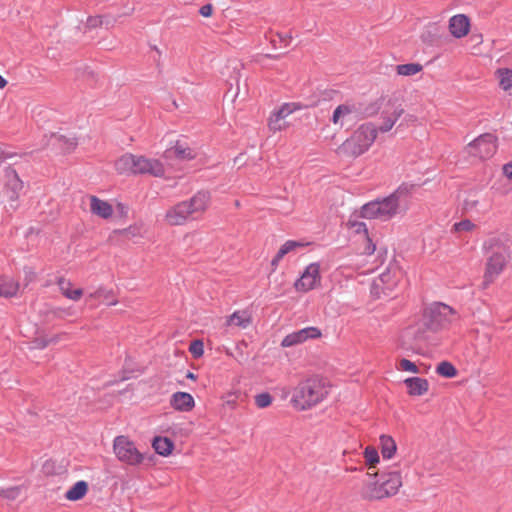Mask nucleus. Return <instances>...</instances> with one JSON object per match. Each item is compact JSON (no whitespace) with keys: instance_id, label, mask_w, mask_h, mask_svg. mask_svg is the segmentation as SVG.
Segmentation results:
<instances>
[{"instance_id":"obj_1","label":"nucleus","mask_w":512,"mask_h":512,"mask_svg":"<svg viewBox=\"0 0 512 512\" xmlns=\"http://www.w3.org/2000/svg\"><path fill=\"white\" fill-rule=\"evenodd\" d=\"M459 319L458 313L449 305L435 302L423 312L421 319L407 329V334L417 342H424L441 331L449 329Z\"/></svg>"},{"instance_id":"obj_2","label":"nucleus","mask_w":512,"mask_h":512,"mask_svg":"<svg viewBox=\"0 0 512 512\" xmlns=\"http://www.w3.org/2000/svg\"><path fill=\"white\" fill-rule=\"evenodd\" d=\"M414 185L402 184L389 196L368 202L361 207V216L366 219L388 221L408 209V198Z\"/></svg>"},{"instance_id":"obj_3","label":"nucleus","mask_w":512,"mask_h":512,"mask_svg":"<svg viewBox=\"0 0 512 512\" xmlns=\"http://www.w3.org/2000/svg\"><path fill=\"white\" fill-rule=\"evenodd\" d=\"M211 196L207 191H199L189 200H185L170 207L165 214V221L172 226L184 225L187 221L195 219L197 215L206 211Z\"/></svg>"},{"instance_id":"obj_4","label":"nucleus","mask_w":512,"mask_h":512,"mask_svg":"<svg viewBox=\"0 0 512 512\" xmlns=\"http://www.w3.org/2000/svg\"><path fill=\"white\" fill-rule=\"evenodd\" d=\"M329 393L325 380L311 377L301 381L294 389L292 402L300 410L309 409L322 402Z\"/></svg>"},{"instance_id":"obj_5","label":"nucleus","mask_w":512,"mask_h":512,"mask_svg":"<svg viewBox=\"0 0 512 512\" xmlns=\"http://www.w3.org/2000/svg\"><path fill=\"white\" fill-rule=\"evenodd\" d=\"M116 170L121 174H149L155 177L164 175V167L159 160L144 156L125 154L115 162Z\"/></svg>"},{"instance_id":"obj_6","label":"nucleus","mask_w":512,"mask_h":512,"mask_svg":"<svg viewBox=\"0 0 512 512\" xmlns=\"http://www.w3.org/2000/svg\"><path fill=\"white\" fill-rule=\"evenodd\" d=\"M377 137V127L367 122L360 125L343 144L342 149L352 157H358L365 153Z\"/></svg>"},{"instance_id":"obj_7","label":"nucleus","mask_w":512,"mask_h":512,"mask_svg":"<svg viewBox=\"0 0 512 512\" xmlns=\"http://www.w3.org/2000/svg\"><path fill=\"white\" fill-rule=\"evenodd\" d=\"M113 449L118 460L128 465H138L144 459L135 444L125 436H117L114 439Z\"/></svg>"},{"instance_id":"obj_8","label":"nucleus","mask_w":512,"mask_h":512,"mask_svg":"<svg viewBox=\"0 0 512 512\" xmlns=\"http://www.w3.org/2000/svg\"><path fill=\"white\" fill-rule=\"evenodd\" d=\"M509 259V251L502 245L494 247L491 255L487 259L485 282H492L505 268Z\"/></svg>"},{"instance_id":"obj_9","label":"nucleus","mask_w":512,"mask_h":512,"mask_svg":"<svg viewBox=\"0 0 512 512\" xmlns=\"http://www.w3.org/2000/svg\"><path fill=\"white\" fill-rule=\"evenodd\" d=\"M496 149V137L490 133L480 135L466 147L469 155L479 157L480 159L492 157L495 154Z\"/></svg>"},{"instance_id":"obj_10","label":"nucleus","mask_w":512,"mask_h":512,"mask_svg":"<svg viewBox=\"0 0 512 512\" xmlns=\"http://www.w3.org/2000/svg\"><path fill=\"white\" fill-rule=\"evenodd\" d=\"M360 110L354 104H341L337 106L332 114L331 122L339 126L350 127L360 119Z\"/></svg>"},{"instance_id":"obj_11","label":"nucleus","mask_w":512,"mask_h":512,"mask_svg":"<svg viewBox=\"0 0 512 512\" xmlns=\"http://www.w3.org/2000/svg\"><path fill=\"white\" fill-rule=\"evenodd\" d=\"M360 496L362 499L368 501H376L387 498V493L384 492L382 483L377 474H374V477L369 475L367 480L363 482V485L360 489Z\"/></svg>"},{"instance_id":"obj_12","label":"nucleus","mask_w":512,"mask_h":512,"mask_svg":"<svg viewBox=\"0 0 512 512\" xmlns=\"http://www.w3.org/2000/svg\"><path fill=\"white\" fill-rule=\"evenodd\" d=\"M320 336L321 331L317 327H306L285 336L281 342V345L283 347H292L303 343L308 339H316Z\"/></svg>"},{"instance_id":"obj_13","label":"nucleus","mask_w":512,"mask_h":512,"mask_svg":"<svg viewBox=\"0 0 512 512\" xmlns=\"http://www.w3.org/2000/svg\"><path fill=\"white\" fill-rule=\"evenodd\" d=\"M319 280V265L316 263L310 264L302 273L300 279L295 283V288L298 291H309L313 289Z\"/></svg>"},{"instance_id":"obj_14","label":"nucleus","mask_w":512,"mask_h":512,"mask_svg":"<svg viewBox=\"0 0 512 512\" xmlns=\"http://www.w3.org/2000/svg\"><path fill=\"white\" fill-rule=\"evenodd\" d=\"M7 177L9 180L6 185L5 194L10 201L9 208L15 210L17 208L16 202L19 197V191L22 190L23 184L14 170L7 171Z\"/></svg>"},{"instance_id":"obj_15","label":"nucleus","mask_w":512,"mask_h":512,"mask_svg":"<svg viewBox=\"0 0 512 512\" xmlns=\"http://www.w3.org/2000/svg\"><path fill=\"white\" fill-rule=\"evenodd\" d=\"M379 478L384 492L387 493V497L395 495L402 486L401 476L397 471L382 473Z\"/></svg>"},{"instance_id":"obj_16","label":"nucleus","mask_w":512,"mask_h":512,"mask_svg":"<svg viewBox=\"0 0 512 512\" xmlns=\"http://www.w3.org/2000/svg\"><path fill=\"white\" fill-rule=\"evenodd\" d=\"M470 21L464 14L454 15L449 20V31L456 38H462L469 32Z\"/></svg>"},{"instance_id":"obj_17","label":"nucleus","mask_w":512,"mask_h":512,"mask_svg":"<svg viewBox=\"0 0 512 512\" xmlns=\"http://www.w3.org/2000/svg\"><path fill=\"white\" fill-rule=\"evenodd\" d=\"M176 157L180 160H189L195 157V152L185 142L177 141L175 145L165 151V158Z\"/></svg>"},{"instance_id":"obj_18","label":"nucleus","mask_w":512,"mask_h":512,"mask_svg":"<svg viewBox=\"0 0 512 512\" xmlns=\"http://www.w3.org/2000/svg\"><path fill=\"white\" fill-rule=\"evenodd\" d=\"M170 405L178 411H190L194 405V398L187 392H176L171 396Z\"/></svg>"},{"instance_id":"obj_19","label":"nucleus","mask_w":512,"mask_h":512,"mask_svg":"<svg viewBox=\"0 0 512 512\" xmlns=\"http://www.w3.org/2000/svg\"><path fill=\"white\" fill-rule=\"evenodd\" d=\"M403 109L396 107L392 111L384 110L381 114L382 124L377 128V132L386 133L392 129L397 120L401 117Z\"/></svg>"},{"instance_id":"obj_20","label":"nucleus","mask_w":512,"mask_h":512,"mask_svg":"<svg viewBox=\"0 0 512 512\" xmlns=\"http://www.w3.org/2000/svg\"><path fill=\"white\" fill-rule=\"evenodd\" d=\"M404 384L408 388V393L411 396L424 395L429 388V383L426 379L420 377H410L404 380Z\"/></svg>"},{"instance_id":"obj_21","label":"nucleus","mask_w":512,"mask_h":512,"mask_svg":"<svg viewBox=\"0 0 512 512\" xmlns=\"http://www.w3.org/2000/svg\"><path fill=\"white\" fill-rule=\"evenodd\" d=\"M90 211L103 219H107L112 216L113 208L112 206L96 196L90 197Z\"/></svg>"},{"instance_id":"obj_22","label":"nucleus","mask_w":512,"mask_h":512,"mask_svg":"<svg viewBox=\"0 0 512 512\" xmlns=\"http://www.w3.org/2000/svg\"><path fill=\"white\" fill-rule=\"evenodd\" d=\"M20 284L13 278L5 275L0 276V297L11 298L17 295Z\"/></svg>"},{"instance_id":"obj_23","label":"nucleus","mask_w":512,"mask_h":512,"mask_svg":"<svg viewBox=\"0 0 512 512\" xmlns=\"http://www.w3.org/2000/svg\"><path fill=\"white\" fill-rule=\"evenodd\" d=\"M251 323L250 315L247 311H236L227 318L226 324L246 328Z\"/></svg>"},{"instance_id":"obj_24","label":"nucleus","mask_w":512,"mask_h":512,"mask_svg":"<svg viewBox=\"0 0 512 512\" xmlns=\"http://www.w3.org/2000/svg\"><path fill=\"white\" fill-rule=\"evenodd\" d=\"M88 491V484L85 481L76 482L65 494L66 499L77 501L82 499Z\"/></svg>"},{"instance_id":"obj_25","label":"nucleus","mask_w":512,"mask_h":512,"mask_svg":"<svg viewBox=\"0 0 512 512\" xmlns=\"http://www.w3.org/2000/svg\"><path fill=\"white\" fill-rule=\"evenodd\" d=\"M58 285H59V289L61 290L62 294L65 297H67L68 299L77 301L83 295L82 289L78 288V289L72 290L71 283L64 278H60L58 280Z\"/></svg>"},{"instance_id":"obj_26","label":"nucleus","mask_w":512,"mask_h":512,"mask_svg":"<svg viewBox=\"0 0 512 512\" xmlns=\"http://www.w3.org/2000/svg\"><path fill=\"white\" fill-rule=\"evenodd\" d=\"M155 452L161 456H168L173 449V442L166 437H156L152 443Z\"/></svg>"},{"instance_id":"obj_27","label":"nucleus","mask_w":512,"mask_h":512,"mask_svg":"<svg viewBox=\"0 0 512 512\" xmlns=\"http://www.w3.org/2000/svg\"><path fill=\"white\" fill-rule=\"evenodd\" d=\"M380 443L383 458L390 459L397 449L395 441L388 435H382L380 437Z\"/></svg>"},{"instance_id":"obj_28","label":"nucleus","mask_w":512,"mask_h":512,"mask_svg":"<svg viewBox=\"0 0 512 512\" xmlns=\"http://www.w3.org/2000/svg\"><path fill=\"white\" fill-rule=\"evenodd\" d=\"M54 141L64 150L71 151L77 146V139L72 135H54Z\"/></svg>"},{"instance_id":"obj_29","label":"nucleus","mask_w":512,"mask_h":512,"mask_svg":"<svg viewBox=\"0 0 512 512\" xmlns=\"http://www.w3.org/2000/svg\"><path fill=\"white\" fill-rule=\"evenodd\" d=\"M423 69L419 63H407L396 66V72L401 76H413Z\"/></svg>"},{"instance_id":"obj_30","label":"nucleus","mask_w":512,"mask_h":512,"mask_svg":"<svg viewBox=\"0 0 512 512\" xmlns=\"http://www.w3.org/2000/svg\"><path fill=\"white\" fill-rule=\"evenodd\" d=\"M496 73L499 79L500 87L504 90L510 89L512 87V70L498 69Z\"/></svg>"},{"instance_id":"obj_31","label":"nucleus","mask_w":512,"mask_h":512,"mask_svg":"<svg viewBox=\"0 0 512 512\" xmlns=\"http://www.w3.org/2000/svg\"><path fill=\"white\" fill-rule=\"evenodd\" d=\"M436 372L446 378H453L457 375V370L453 364L448 361L440 362L436 367Z\"/></svg>"},{"instance_id":"obj_32","label":"nucleus","mask_w":512,"mask_h":512,"mask_svg":"<svg viewBox=\"0 0 512 512\" xmlns=\"http://www.w3.org/2000/svg\"><path fill=\"white\" fill-rule=\"evenodd\" d=\"M375 286L376 287H382V289H392V287L394 286V282L392 281V274L391 272L388 270L386 272H383L379 275V278L378 280L375 281Z\"/></svg>"},{"instance_id":"obj_33","label":"nucleus","mask_w":512,"mask_h":512,"mask_svg":"<svg viewBox=\"0 0 512 512\" xmlns=\"http://www.w3.org/2000/svg\"><path fill=\"white\" fill-rule=\"evenodd\" d=\"M21 492L20 486H12L8 488H2L0 487V497L7 499V500H15L19 497Z\"/></svg>"},{"instance_id":"obj_34","label":"nucleus","mask_w":512,"mask_h":512,"mask_svg":"<svg viewBox=\"0 0 512 512\" xmlns=\"http://www.w3.org/2000/svg\"><path fill=\"white\" fill-rule=\"evenodd\" d=\"M364 458H365L366 463L369 465V468L374 467V465L379 462L378 452L373 447H367L365 449Z\"/></svg>"},{"instance_id":"obj_35","label":"nucleus","mask_w":512,"mask_h":512,"mask_svg":"<svg viewBox=\"0 0 512 512\" xmlns=\"http://www.w3.org/2000/svg\"><path fill=\"white\" fill-rule=\"evenodd\" d=\"M301 246H303V244L300 242L288 240L280 247L278 252L280 253V256H285Z\"/></svg>"},{"instance_id":"obj_36","label":"nucleus","mask_w":512,"mask_h":512,"mask_svg":"<svg viewBox=\"0 0 512 512\" xmlns=\"http://www.w3.org/2000/svg\"><path fill=\"white\" fill-rule=\"evenodd\" d=\"M272 403V396L269 393H261L255 396V404L259 408H266Z\"/></svg>"},{"instance_id":"obj_37","label":"nucleus","mask_w":512,"mask_h":512,"mask_svg":"<svg viewBox=\"0 0 512 512\" xmlns=\"http://www.w3.org/2000/svg\"><path fill=\"white\" fill-rule=\"evenodd\" d=\"M282 118L279 117V115L275 112L273 115L269 118L268 126L270 130L276 132L280 131L284 128V124L282 123Z\"/></svg>"},{"instance_id":"obj_38","label":"nucleus","mask_w":512,"mask_h":512,"mask_svg":"<svg viewBox=\"0 0 512 512\" xmlns=\"http://www.w3.org/2000/svg\"><path fill=\"white\" fill-rule=\"evenodd\" d=\"M189 351L193 355V357H195V358L201 357L204 353L203 342L200 340L192 341L190 344V347H189Z\"/></svg>"},{"instance_id":"obj_39","label":"nucleus","mask_w":512,"mask_h":512,"mask_svg":"<svg viewBox=\"0 0 512 512\" xmlns=\"http://www.w3.org/2000/svg\"><path fill=\"white\" fill-rule=\"evenodd\" d=\"M397 368L399 370H403V371H407V372H411V373H415V374L419 373V369L416 366V364L411 362L408 359H405V358L400 360Z\"/></svg>"},{"instance_id":"obj_40","label":"nucleus","mask_w":512,"mask_h":512,"mask_svg":"<svg viewBox=\"0 0 512 512\" xmlns=\"http://www.w3.org/2000/svg\"><path fill=\"white\" fill-rule=\"evenodd\" d=\"M295 109H296L295 103H285L276 111V113L279 115L280 118L285 119Z\"/></svg>"},{"instance_id":"obj_41","label":"nucleus","mask_w":512,"mask_h":512,"mask_svg":"<svg viewBox=\"0 0 512 512\" xmlns=\"http://www.w3.org/2000/svg\"><path fill=\"white\" fill-rule=\"evenodd\" d=\"M454 230L456 232H462V231H472L475 228V224H473L470 220L465 219L460 222H457L453 226Z\"/></svg>"},{"instance_id":"obj_42","label":"nucleus","mask_w":512,"mask_h":512,"mask_svg":"<svg viewBox=\"0 0 512 512\" xmlns=\"http://www.w3.org/2000/svg\"><path fill=\"white\" fill-rule=\"evenodd\" d=\"M105 24L106 26L108 25H111L112 24V21L110 20H106L104 21L103 18L101 16H94V17H89L87 19V26L89 28H96L98 26H101Z\"/></svg>"},{"instance_id":"obj_43","label":"nucleus","mask_w":512,"mask_h":512,"mask_svg":"<svg viewBox=\"0 0 512 512\" xmlns=\"http://www.w3.org/2000/svg\"><path fill=\"white\" fill-rule=\"evenodd\" d=\"M351 227L354 228L356 233H363L364 237H368V230L364 222H351Z\"/></svg>"},{"instance_id":"obj_44","label":"nucleus","mask_w":512,"mask_h":512,"mask_svg":"<svg viewBox=\"0 0 512 512\" xmlns=\"http://www.w3.org/2000/svg\"><path fill=\"white\" fill-rule=\"evenodd\" d=\"M36 278V273L32 268H24V286H27L29 283L33 282Z\"/></svg>"},{"instance_id":"obj_45","label":"nucleus","mask_w":512,"mask_h":512,"mask_svg":"<svg viewBox=\"0 0 512 512\" xmlns=\"http://www.w3.org/2000/svg\"><path fill=\"white\" fill-rule=\"evenodd\" d=\"M365 241H366V246L364 248L363 253H365L367 255L373 254L376 249V245L372 242V240L369 237H366Z\"/></svg>"},{"instance_id":"obj_46","label":"nucleus","mask_w":512,"mask_h":512,"mask_svg":"<svg viewBox=\"0 0 512 512\" xmlns=\"http://www.w3.org/2000/svg\"><path fill=\"white\" fill-rule=\"evenodd\" d=\"M212 12H213V7L211 4H206V5H203L200 10H199V13L203 16V17H210L212 15Z\"/></svg>"},{"instance_id":"obj_47","label":"nucleus","mask_w":512,"mask_h":512,"mask_svg":"<svg viewBox=\"0 0 512 512\" xmlns=\"http://www.w3.org/2000/svg\"><path fill=\"white\" fill-rule=\"evenodd\" d=\"M127 236L135 237L140 235V229L137 227H129L125 230Z\"/></svg>"},{"instance_id":"obj_48","label":"nucleus","mask_w":512,"mask_h":512,"mask_svg":"<svg viewBox=\"0 0 512 512\" xmlns=\"http://www.w3.org/2000/svg\"><path fill=\"white\" fill-rule=\"evenodd\" d=\"M503 173L508 179L512 180V163H508L503 166Z\"/></svg>"},{"instance_id":"obj_49","label":"nucleus","mask_w":512,"mask_h":512,"mask_svg":"<svg viewBox=\"0 0 512 512\" xmlns=\"http://www.w3.org/2000/svg\"><path fill=\"white\" fill-rule=\"evenodd\" d=\"M478 201L473 199H467L464 203V208L466 210H472L474 207H476Z\"/></svg>"},{"instance_id":"obj_50","label":"nucleus","mask_w":512,"mask_h":512,"mask_svg":"<svg viewBox=\"0 0 512 512\" xmlns=\"http://www.w3.org/2000/svg\"><path fill=\"white\" fill-rule=\"evenodd\" d=\"M48 341L47 340H44V339H37L35 342H34V346L35 348H40V349H43L45 348L47 345H48Z\"/></svg>"},{"instance_id":"obj_51","label":"nucleus","mask_w":512,"mask_h":512,"mask_svg":"<svg viewBox=\"0 0 512 512\" xmlns=\"http://www.w3.org/2000/svg\"><path fill=\"white\" fill-rule=\"evenodd\" d=\"M284 256H280V253L277 252V254L275 255V257L272 259L271 261V265L273 266V268L275 269L277 267V265L279 264V262L281 261V259L283 258Z\"/></svg>"},{"instance_id":"obj_52","label":"nucleus","mask_w":512,"mask_h":512,"mask_svg":"<svg viewBox=\"0 0 512 512\" xmlns=\"http://www.w3.org/2000/svg\"><path fill=\"white\" fill-rule=\"evenodd\" d=\"M14 154L1 152L0 154V165L7 159L13 157Z\"/></svg>"},{"instance_id":"obj_53","label":"nucleus","mask_w":512,"mask_h":512,"mask_svg":"<svg viewBox=\"0 0 512 512\" xmlns=\"http://www.w3.org/2000/svg\"><path fill=\"white\" fill-rule=\"evenodd\" d=\"M7 84V81L0 75V88H4Z\"/></svg>"},{"instance_id":"obj_54","label":"nucleus","mask_w":512,"mask_h":512,"mask_svg":"<svg viewBox=\"0 0 512 512\" xmlns=\"http://www.w3.org/2000/svg\"><path fill=\"white\" fill-rule=\"evenodd\" d=\"M186 377H187L188 379H191V380H195V379H196L195 374H194V373H192V372H188V373L186 374Z\"/></svg>"},{"instance_id":"obj_55","label":"nucleus","mask_w":512,"mask_h":512,"mask_svg":"<svg viewBox=\"0 0 512 512\" xmlns=\"http://www.w3.org/2000/svg\"><path fill=\"white\" fill-rule=\"evenodd\" d=\"M374 112H375L374 110H373V111H371V112H367V113H366V115H367V116H371V115H373V114H374Z\"/></svg>"}]
</instances>
